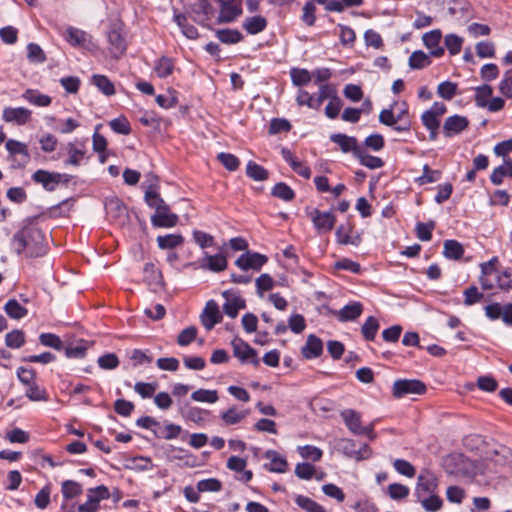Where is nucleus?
<instances>
[{
  "instance_id": "nucleus-1",
  "label": "nucleus",
  "mask_w": 512,
  "mask_h": 512,
  "mask_svg": "<svg viewBox=\"0 0 512 512\" xmlns=\"http://www.w3.org/2000/svg\"><path fill=\"white\" fill-rule=\"evenodd\" d=\"M13 244L18 254L26 252L29 257H42L47 251L45 234L35 225H27L18 231Z\"/></svg>"
},
{
  "instance_id": "nucleus-2",
  "label": "nucleus",
  "mask_w": 512,
  "mask_h": 512,
  "mask_svg": "<svg viewBox=\"0 0 512 512\" xmlns=\"http://www.w3.org/2000/svg\"><path fill=\"white\" fill-rule=\"evenodd\" d=\"M341 417L347 428L355 435H364L370 440L375 439L374 425H361V415L352 409H346L341 412Z\"/></svg>"
},
{
  "instance_id": "nucleus-3",
  "label": "nucleus",
  "mask_w": 512,
  "mask_h": 512,
  "mask_svg": "<svg viewBox=\"0 0 512 512\" xmlns=\"http://www.w3.org/2000/svg\"><path fill=\"white\" fill-rule=\"evenodd\" d=\"M426 391L425 383L418 379H398L392 386V395L397 399L409 394L422 395Z\"/></svg>"
},
{
  "instance_id": "nucleus-4",
  "label": "nucleus",
  "mask_w": 512,
  "mask_h": 512,
  "mask_svg": "<svg viewBox=\"0 0 512 512\" xmlns=\"http://www.w3.org/2000/svg\"><path fill=\"white\" fill-rule=\"evenodd\" d=\"M186 14L199 25L207 26L206 23L212 18L214 9L208 0H193V2L188 5Z\"/></svg>"
},
{
  "instance_id": "nucleus-5",
  "label": "nucleus",
  "mask_w": 512,
  "mask_h": 512,
  "mask_svg": "<svg viewBox=\"0 0 512 512\" xmlns=\"http://www.w3.org/2000/svg\"><path fill=\"white\" fill-rule=\"evenodd\" d=\"M110 498V491L105 485H99L87 490V500L78 506L79 512H97L99 503Z\"/></svg>"
},
{
  "instance_id": "nucleus-6",
  "label": "nucleus",
  "mask_w": 512,
  "mask_h": 512,
  "mask_svg": "<svg viewBox=\"0 0 512 512\" xmlns=\"http://www.w3.org/2000/svg\"><path fill=\"white\" fill-rule=\"evenodd\" d=\"M107 39L109 43L110 54L116 59L120 58L127 49V43L125 37L123 36L120 24H113L110 27L107 33Z\"/></svg>"
},
{
  "instance_id": "nucleus-7",
  "label": "nucleus",
  "mask_w": 512,
  "mask_h": 512,
  "mask_svg": "<svg viewBox=\"0 0 512 512\" xmlns=\"http://www.w3.org/2000/svg\"><path fill=\"white\" fill-rule=\"evenodd\" d=\"M308 216L319 233L330 232L336 223V217L330 211L323 212L315 208L308 212Z\"/></svg>"
},
{
  "instance_id": "nucleus-8",
  "label": "nucleus",
  "mask_w": 512,
  "mask_h": 512,
  "mask_svg": "<svg viewBox=\"0 0 512 512\" xmlns=\"http://www.w3.org/2000/svg\"><path fill=\"white\" fill-rule=\"evenodd\" d=\"M231 345L233 347V354L242 362L249 361L255 367L260 365V360L257 356V352L247 342L240 338L232 340Z\"/></svg>"
},
{
  "instance_id": "nucleus-9",
  "label": "nucleus",
  "mask_w": 512,
  "mask_h": 512,
  "mask_svg": "<svg viewBox=\"0 0 512 512\" xmlns=\"http://www.w3.org/2000/svg\"><path fill=\"white\" fill-rule=\"evenodd\" d=\"M220 4L218 23H230L242 14L241 0H216Z\"/></svg>"
},
{
  "instance_id": "nucleus-10",
  "label": "nucleus",
  "mask_w": 512,
  "mask_h": 512,
  "mask_svg": "<svg viewBox=\"0 0 512 512\" xmlns=\"http://www.w3.org/2000/svg\"><path fill=\"white\" fill-rule=\"evenodd\" d=\"M438 486L437 477L429 472L423 471L417 478V484L415 487V495L417 499H421L424 496L434 494Z\"/></svg>"
},
{
  "instance_id": "nucleus-11",
  "label": "nucleus",
  "mask_w": 512,
  "mask_h": 512,
  "mask_svg": "<svg viewBox=\"0 0 512 512\" xmlns=\"http://www.w3.org/2000/svg\"><path fill=\"white\" fill-rule=\"evenodd\" d=\"M267 261V256L257 252L247 251L237 258L235 265L244 271L249 269L259 271Z\"/></svg>"
},
{
  "instance_id": "nucleus-12",
  "label": "nucleus",
  "mask_w": 512,
  "mask_h": 512,
  "mask_svg": "<svg viewBox=\"0 0 512 512\" xmlns=\"http://www.w3.org/2000/svg\"><path fill=\"white\" fill-rule=\"evenodd\" d=\"M32 111L25 107H5L2 112V119L7 123H14L19 126L26 125L31 121Z\"/></svg>"
},
{
  "instance_id": "nucleus-13",
  "label": "nucleus",
  "mask_w": 512,
  "mask_h": 512,
  "mask_svg": "<svg viewBox=\"0 0 512 512\" xmlns=\"http://www.w3.org/2000/svg\"><path fill=\"white\" fill-rule=\"evenodd\" d=\"M178 221V215L170 212L168 205L160 207L151 216L152 225L159 228H172L177 225Z\"/></svg>"
},
{
  "instance_id": "nucleus-14",
  "label": "nucleus",
  "mask_w": 512,
  "mask_h": 512,
  "mask_svg": "<svg viewBox=\"0 0 512 512\" xmlns=\"http://www.w3.org/2000/svg\"><path fill=\"white\" fill-rule=\"evenodd\" d=\"M201 323L207 331H210L214 326L222 321V315L219 310L218 304L214 300H209L200 316Z\"/></svg>"
},
{
  "instance_id": "nucleus-15",
  "label": "nucleus",
  "mask_w": 512,
  "mask_h": 512,
  "mask_svg": "<svg viewBox=\"0 0 512 512\" xmlns=\"http://www.w3.org/2000/svg\"><path fill=\"white\" fill-rule=\"evenodd\" d=\"M222 296L226 300L223 305V311L231 318H236L239 310L246 307L245 300L236 292L224 291Z\"/></svg>"
},
{
  "instance_id": "nucleus-16",
  "label": "nucleus",
  "mask_w": 512,
  "mask_h": 512,
  "mask_svg": "<svg viewBox=\"0 0 512 512\" xmlns=\"http://www.w3.org/2000/svg\"><path fill=\"white\" fill-rule=\"evenodd\" d=\"M32 180L47 191H54L61 183L60 173L39 169L32 174Z\"/></svg>"
},
{
  "instance_id": "nucleus-17",
  "label": "nucleus",
  "mask_w": 512,
  "mask_h": 512,
  "mask_svg": "<svg viewBox=\"0 0 512 512\" xmlns=\"http://www.w3.org/2000/svg\"><path fill=\"white\" fill-rule=\"evenodd\" d=\"M354 225L350 222L347 224H341L335 231L336 241L340 245L351 244L353 246H359L362 242V237L359 233L352 235Z\"/></svg>"
},
{
  "instance_id": "nucleus-18",
  "label": "nucleus",
  "mask_w": 512,
  "mask_h": 512,
  "mask_svg": "<svg viewBox=\"0 0 512 512\" xmlns=\"http://www.w3.org/2000/svg\"><path fill=\"white\" fill-rule=\"evenodd\" d=\"M153 178V183L147 185L145 190V202L150 207L159 210L160 207L166 206L167 204L158 193L159 180L158 177L153 173H148V177Z\"/></svg>"
},
{
  "instance_id": "nucleus-19",
  "label": "nucleus",
  "mask_w": 512,
  "mask_h": 512,
  "mask_svg": "<svg viewBox=\"0 0 512 512\" xmlns=\"http://www.w3.org/2000/svg\"><path fill=\"white\" fill-rule=\"evenodd\" d=\"M469 125V120L465 116L453 115L448 117L443 124V134L450 138L463 132Z\"/></svg>"
},
{
  "instance_id": "nucleus-20",
  "label": "nucleus",
  "mask_w": 512,
  "mask_h": 512,
  "mask_svg": "<svg viewBox=\"0 0 512 512\" xmlns=\"http://www.w3.org/2000/svg\"><path fill=\"white\" fill-rule=\"evenodd\" d=\"M5 146L9 155L15 157V161L18 162L19 166H24L30 161V154L25 143L9 139Z\"/></svg>"
},
{
  "instance_id": "nucleus-21",
  "label": "nucleus",
  "mask_w": 512,
  "mask_h": 512,
  "mask_svg": "<svg viewBox=\"0 0 512 512\" xmlns=\"http://www.w3.org/2000/svg\"><path fill=\"white\" fill-rule=\"evenodd\" d=\"M282 157L290 165L291 169L305 179L311 177V169L300 161L288 148H282Z\"/></svg>"
},
{
  "instance_id": "nucleus-22",
  "label": "nucleus",
  "mask_w": 512,
  "mask_h": 512,
  "mask_svg": "<svg viewBox=\"0 0 512 512\" xmlns=\"http://www.w3.org/2000/svg\"><path fill=\"white\" fill-rule=\"evenodd\" d=\"M330 140L337 144L343 153L351 152L354 157H356V154L358 153L357 151L361 149V147L358 145L357 139L346 134H332L330 136Z\"/></svg>"
},
{
  "instance_id": "nucleus-23",
  "label": "nucleus",
  "mask_w": 512,
  "mask_h": 512,
  "mask_svg": "<svg viewBox=\"0 0 512 512\" xmlns=\"http://www.w3.org/2000/svg\"><path fill=\"white\" fill-rule=\"evenodd\" d=\"M228 262L226 257L221 254L208 255L205 253L204 257L200 261V267L204 270H210L212 272H221L227 268Z\"/></svg>"
},
{
  "instance_id": "nucleus-24",
  "label": "nucleus",
  "mask_w": 512,
  "mask_h": 512,
  "mask_svg": "<svg viewBox=\"0 0 512 512\" xmlns=\"http://www.w3.org/2000/svg\"><path fill=\"white\" fill-rule=\"evenodd\" d=\"M173 21L177 24L186 38L195 40L199 37L197 28L188 21V14L174 10Z\"/></svg>"
},
{
  "instance_id": "nucleus-25",
  "label": "nucleus",
  "mask_w": 512,
  "mask_h": 512,
  "mask_svg": "<svg viewBox=\"0 0 512 512\" xmlns=\"http://www.w3.org/2000/svg\"><path fill=\"white\" fill-rule=\"evenodd\" d=\"M379 122L392 127L396 132H409L411 129V121H404L400 124H397V119L393 113V110L383 109L379 114Z\"/></svg>"
},
{
  "instance_id": "nucleus-26",
  "label": "nucleus",
  "mask_w": 512,
  "mask_h": 512,
  "mask_svg": "<svg viewBox=\"0 0 512 512\" xmlns=\"http://www.w3.org/2000/svg\"><path fill=\"white\" fill-rule=\"evenodd\" d=\"M322 352V340L314 334L308 335L306 343L301 349L302 356L305 359H313L321 356Z\"/></svg>"
},
{
  "instance_id": "nucleus-27",
  "label": "nucleus",
  "mask_w": 512,
  "mask_h": 512,
  "mask_svg": "<svg viewBox=\"0 0 512 512\" xmlns=\"http://www.w3.org/2000/svg\"><path fill=\"white\" fill-rule=\"evenodd\" d=\"M441 37L442 33L439 29L432 30L423 35L424 45L434 57H441L444 54V48L439 45Z\"/></svg>"
},
{
  "instance_id": "nucleus-28",
  "label": "nucleus",
  "mask_w": 512,
  "mask_h": 512,
  "mask_svg": "<svg viewBox=\"0 0 512 512\" xmlns=\"http://www.w3.org/2000/svg\"><path fill=\"white\" fill-rule=\"evenodd\" d=\"M22 98L38 107H47L52 103V98L49 95L43 94L37 89H26L22 94Z\"/></svg>"
},
{
  "instance_id": "nucleus-29",
  "label": "nucleus",
  "mask_w": 512,
  "mask_h": 512,
  "mask_svg": "<svg viewBox=\"0 0 512 512\" xmlns=\"http://www.w3.org/2000/svg\"><path fill=\"white\" fill-rule=\"evenodd\" d=\"M267 20L264 16L255 15L252 17H247L242 27L243 29L250 35H256L264 31L267 27Z\"/></svg>"
},
{
  "instance_id": "nucleus-30",
  "label": "nucleus",
  "mask_w": 512,
  "mask_h": 512,
  "mask_svg": "<svg viewBox=\"0 0 512 512\" xmlns=\"http://www.w3.org/2000/svg\"><path fill=\"white\" fill-rule=\"evenodd\" d=\"M68 158L65 160V165L79 166L85 158L86 148L84 144L77 146L73 142L67 144Z\"/></svg>"
},
{
  "instance_id": "nucleus-31",
  "label": "nucleus",
  "mask_w": 512,
  "mask_h": 512,
  "mask_svg": "<svg viewBox=\"0 0 512 512\" xmlns=\"http://www.w3.org/2000/svg\"><path fill=\"white\" fill-rule=\"evenodd\" d=\"M179 412L183 418L197 424L204 422L205 416L209 413L207 410L195 406H190L188 404H184L182 407H180Z\"/></svg>"
},
{
  "instance_id": "nucleus-32",
  "label": "nucleus",
  "mask_w": 512,
  "mask_h": 512,
  "mask_svg": "<svg viewBox=\"0 0 512 512\" xmlns=\"http://www.w3.org/2000/svg\"><path fill=\"white\" fill-rule=\"evenodd\" d=\"M443 255L450 260H460L464 255V247L457 240H445L443 244Z\"/></svg>"
},
{
  "instance_id": "nucleus-33",
  "label": "nucleus",
  "mask_w": 512,
  "mask_h": 512,
  "mask_svg": "<svg viewBox=\"0 0 512 512\" xmlns=\"http://www.w3.org/2000/svg\"><path fill=\"white\" fill-rule=\"evenodd\" d=\"M363 312V305L360 302H353L345 305L338 312V319L342 322L356 320Z\"/></svg>"
},
{
  "instance_id": "nucleus-34",
  "label": "nucleus",
  "mask_w": 512,
  "mask_h": 512,
  "mask_svg": "<svg viewBox=\"0 0 512 512\" xmlns=\"http://www.w3.org/2000/svg\"><path fill=\"white\" fill-rule=\"evenodd\" d=\"M265 457L270 459V463L265 465L270 472L284 473L286 471L288 463L286 459L280 457L276 451H267Z\"/></svg>"
},
{
  "instance_id": "nucleus-35",
  "label": "nucleus",
  "mask_w": 512,
  "mask_h": 512,
  "mask_svg": "<svg viewBox=\"0 0 512 512\" xmlns=\"http://www.w3.org/2000/svg\"><path fill=\"white\" fill-rule=\"evenodd\" d=\"M105 209L107 214L113 219H120L124 217L127 212L124 203L116 197L107 200Z\"/></svg>"
},
{
  "instance_id": "nucleus-36",
  "label": "nucleus",
  "mask_w": 512,
  "mask_h": 512,
  "mask_svg": "<svg viewBox=\"0 0 512 512\" xmlns=\"http://www.w3.org/2000/svg\"><path fill=\"white\" fill-rule=\"evenodd\" d=\"M380 328L378 319L374 316H369L361 326V334L366 341H373Z\"/></svg>"
},
{
  "instance_id": "nucleus-37",
  "label": "nucleus",
  "mask_w": 512,
  "mask_h": 512,
  "mask_svg": "<svg viewBox=\"0 0 512 512\" xmlns=\"http://www.w3.org/2000/svg\"><path fill=\"white\" fill-rule=\"evenodd\" d=\"M162 273L152 262H148L143 268V280L148 285H160L162 283Z\"/></svg>"
},
{
  "instance_id": "nucleus-38",
  "label": "nucleus",
  "mask_w": 512,
  "mask_h": 512,
  "mask_svg": "<svg viewBox=\"0 0 512 512\" xmlns=\"http://www.w3.org/2000/svg\"><path fill=\"white\" fill-rule=\"evenodd\" d=\"M61 492L66 501L78 497L83 492L80 483L73 480H65L61 483Z\"/></svg>"
},
{
  "instance_id": "nucleus-39",
  "label": "nucleus",
  "mask_w": 512,
  "mask_h": 512,
  "mask_svg": "<svg viewBox=\"0 0 512 512\" xmlns=\"http://www.w3.org/2000/svg\"><path fill=\"white\" fill-rule=\"evenodd\" d=\"M356 159L359 160L360 164L369 169H378L384 166V161L377 156L369 155L364 149L357 151Z\"/></svg>"
},
{
  "instance_id": "nucleus-40",
  "label": "nucleus",
  "mask_w": 512,
  "mask_h": 512,
  "mask_svg": "<svg viewBox=\"0 0 512 512\" xmlns=\"http://www.w3.org/2000/svg\"><path fill=\"white\" fill-rule=\"evenodd\" d=\"M92 83L106 96H112L116 93L114 84L105 75H93Z\"/></svg>"
},
{
  "instance_id": "nucleus-41",
  "label": "nucleus",
  "mask_w": 512,
  "mask_h": 512,
  "mask_svg": "<svg viewBox=\"0 0 512 512\" xmlns=\"http://www.w3.org/2000/svg\"><path fill=\"white\" fill-rule=\"evenodd\" d=\"M156 241L160 249H174L183 244L184 238L181 234H166L158 236Z\"/></svg>"
},
{
  "instance_id": "nucleus-42",
  "label": "nucleus",
  "mask_w": 512,
  "mask_h": 512,
  "mask_svg": "<svg viewBox=\"0 0 512 512\" xmlns=\"http://www.w3.org/2000/svg\"><path fill=\"white\" fill-rule=\"evenodd\" d=\"M271 195L286 202H290L295 198L294 190L285 182L275 184L271 190Z\"/></svg>"
},
{
  "instance_id": "nucleus-43",
  "label": "nucleus",
  "mask_w": 512,
  "mask_h": 512,
  "mask_svg": "<svg viewBox=\"0 0 512 512\" xmlns=\"http://www.w3.org/2000/svg\"><path fill=\"white\" fill-rule=\"evenodd\" d=\"M246 174L255 181H265L269 178V172L256 162L249 161L246 166Z\"/></svg>"
},
{
  "instance_id": "nucleus-44",
  "label": "nucleus",
  "mask_w": 512,
  "mask_h": 512,
  "mask_svg": "<svg viewBox=\"0 0 512 512\" xmlns=\"http://www.w3.org/2000/svg\"><path fill=\"white\" fill-rule=\"evenodd\" d=\"M216 36L224 44H237L243 40V35L236 29H220Z\"/></svg>"
},
{
  "instance_id": "nucleus-45",
  "label": "nucleus",
  "mask_w": 512,
  "mask_h": 512,
  "mask_svg": "<svg viewBox=\"0 0 512 512\" xmlns=\"http://www.w3.org/2000/svg\"><path fill=\"white\" fill-rule=\"evenodd\" d=\"M4 310L10 318L17 320L25 317L28 313L27 309L15 299L8 300Z\"/></svg>"
},
{
  "instance_id": "nucleus-46",
  "label": "nucleus",
  "mask_w": 512,
  "mask_h": 512,
  "mask_svg": "<svg viewBox=\"0 0 512 512\" xmlns=\"http://www.w3.org/2000/svg\"><path fill=\"white\" fill-rule=\"evenodd\" d=\"M174 62L171 58L162 56L155 63V72L160 78H166L172 74Z\"/></svg>"
},
{
  "instance_id": "nucleus-47",
  "label": "nucleus",
  "mask_w": 512,
  "mask_h": 512,
  "mask_svg": "<svg viewBox=\"0 0 512 512\" xmlns=\"http://www.w3.org/2000/svg\"><path fill=\"white\" fill-rule=\"evenodd\" d=\"M246 416V411H239L236 407H231L221 414V419L226 425H235L240 423Z\"/></svg>"
},
{
  "instance_id": "nucleus-48",
  "label": "nucleus",
  "mask_w": 512,
  "mask_h": 512,
  "mask_svg": "<svg viewBox=\"0 0 512 512\" xmlns=\"http://www.w3.org/2000/svg\"><path fill=\"white\" fill-rule=\"evenodd\" d=\"M290 76L295 86L307 85L312 80V73L304 68H292L290 70Z\"/></svg>"
},
{
  "instance_id": "nucleus-49",
  "label": "nucleus",
  "mask_w": 512,
  "mask_h": 512,
  "mask_svg": "<svg viewBox=\"0 0 512 512\" xmlns=\"http://www.w3.org/2000/svg\"><path fill=\"white\" fill-rule=\"evenodd\" d=\"M295 503L306 512H326L322 505L307 496L298 495Z\"/></svg>"
},
{
  "instance_id": "nucleus-50",
  "label": "nucleus",
  "mask_w": 512,
  "mask_h": 512,
  "mask_svg": "<svg viewBox=\"0 0 512 512\" xmlns=\"http://www.w3.org/2000/svg\"><path fill=\"white\" fill-rule=\"evenodd\" d=\"M26 397L31 401H47L49 395L45 388L40 387L36 382L26 386Z\"/></svg>"
},
{
  "instance_id": "nucleus-51",
  "label": "nucleus",
  "mask_w": 512,
  "mask_h": 512,
  "mask_svg": "<svg viewBox=\"0 0 512 512\" xmlns=\"http://www.w3.org/2000/svg\"><path fill=\"white\" fill-rule=\"evenodd\" d=\"M493 94V88L490 85L484 84L475 89V102L478 107L485 108L488 104L489 98Z\"/></svg>"
},
{
  "instance_id": "nucleus-52",
  "label": "nucleus",
  "mask_w": 512,
  "mask_h": 512,
  "mask_svg": "<svg viewBox=\"0 0 512 512\" xmlns=\"http://www.w3.org/2000/svg\"><path fill=\"white\" fill-rule=\"evenodd\" d=\"M191 399L196 402L215 403L219 397L216 390L198 389L191 394Z\"/></svg>"
},
{
  "instance_id": "nucleus-53",
  "label": "nucleus",
  "mask_w": 512,
  "mask_h": 512,
  "mask_svg": "<svg viewBox=\"0 0 512 512\" xmlns=\"http://www.w3.org/2000/svg\"><path fill=\"white\" fill-rule=\"evenodd\" d=\"M430 63L429 56L421 50L414 51L409 57V66L412 69H422L430 65Z\"/></svg>"
},
{
  "instance_id": "nucleus-54",
  "label": "nucleus",
  "mask_w": 512,
  "mask_h": 512,
  "mask_svg": "<svg viewBox=\"0 0 512 512\" xmlns=\"http://www.w3.org/2000/svg\"><path fill=\"white\" fill-rule=\"evenodd\" d=\"M363 0H330L325 6L326 10L332 12H343L345 7L360 6Z\"/></svg>"
},
{
  "instance_id": "nucleus-55",
  "label": "nucleus",
  "mask_w": 512,
  "mask_h": 512,
  "mask_svg": "<svg viewBox=\"0 0 512 512\" xmlns=\"http://www.w3.org/2000/svg\"><path fill=\"white\" fill-rule=\"evenodd\" d=\"M418 501L421 503L422 507L429 512H436L441 509L443 505L442 499L434 494L424 496L421 499H418Z\"/></svg>"
},
{
  "instance_id": "nucleus-56",
  "label": "nucleus",
  "mask_w": 512,
  "mask_h": 512,
  "mask_svg": "<svg viewBox=\"0 0 512 512\" xmlns=\"http://www.w3.org/2000/svg\"><path fill=\"white\" fill-rule=\"evenodd\" d=\"M5 343L8 347L18 349L25 343V334L22 330L15 329L6 334Z\"/></svg>"
},
{
  "instance_id": "nucleus-57",
  "label": "nucleus",
  "mask_w": 512,
  "mask_h": 512,
  "mask_svg": "<svg viewBox=\"0 0 512 512\" xmlns=\"http://www.w3.org/2000/svg\"><path fill=\"white\" fill-rule=\"evenodd\" d=\"M457 90V83L444 81L438 85L437 94L445 100H451L457 94Z\"/></svg>"
},
{
  "instance_id": "nucleus-58",
  "label": "nucleus",
  "mask_w": 512,
  "mask_h": 512,
  "mask_svg": "<svg viewBox=\"0 0 512 512\" xmlns=\"http://www.w3.org/2000/svg\"><path fill=\"white\" fill-rule=\"evenodd\" d=\"M444 43L451 55H457L462 49L463 38L453 33L447 34Z\"/></svg>"
},
{
  "instance_id": "nucleus-59",
  "label": "nucleus",
  "mask_w": 512,
  "mask_h": 512,
  "mask_svg": "<svg viewBox=\"0 0 512 512\" xmlns=\"http://www.w3.org/2000/svg\"><path fill=\"white\" fill-rule=\"evenodd\" d=\"M109 126L114 132L118 134L128 135L131 132V125L125 116L112 119L109 122Z\"/></svg>"
},
{
  "instance_id": "nucleus-60",
  "label": "nucleus",
  "mask_w": 512,
  "mask_h": 512,
  "mask_svg": "<svg viewBox=\"0 0 512 512\" xmlns=\"http://www.w3.org/2000/svg\"><path fill=\"white\" fill-rule=\"evenodd\" d=\"M66 41L72 46H79L85 42V32L74 27H68L65 32Z\"/></svg>"
},
{
  "instance_id": "nucleus-61",
  "label": "nucleus",
  "mask_w": 512,
  "mask_h": 512,
  "mask_svg": "<svg viewBox=\"0 0 512 512\" xmlns=\"http://www.w3.org/2000/svg\"><path fill=\"white\" fill-rule=\"evenodd\" d=\"M39 341L42 345L46 347L54 348L55 350L63 349V342L59 336L53 333H42L39 336Z\"/></svg>"
},
{
  "instance_id": "nucleus-62",
  "label": "nucleus",
  "mask_w": 512,
  "mask_h": 512,
  "mask_svg": "<svg viewBox=\"0 0 512 512\" xmlns=\"http://www.w3.org/2000/svg\"><path fill=\"white\" fill-rule=\"evenodd\" d=\"M257 294L262 297L264 292L270 291L274 286L273 278L267 274H261L255 281Z\"/></svg>"
},
{
  "instance_id": "nucleus-63",
  "label": "nucleus",
  "mask_w": 512,
  "mask_h": 512,
  "mask_svg": "<svg viewBox=\"0 0 512 512\" xmlns=\"http://www.w3.org/2000/svg\"><path fill=\"white\" fill-rule=\"evenodd\" d=\"M441 178L440 170H433L429 167V165L425 164L423 166V174L417 179V182L420 185L434 183Z\"/></svg>"
},
{
  "instance_id": "nucleus-64",
  "label": "nucleus",
  "mask_w": 512,
  "mask_h": 512,
  "mask_svg": "<svg viewBox=\"0 0 512 512\" xmlns=\"http://www.w3.org/2000/svg\"><path fill=\"white\" fill-rule=\"evenodd\" d=\"M301 20L307 26H313L316 22V6L313 1H307L303 6Z\"/></svg>"
}]
</instances>
